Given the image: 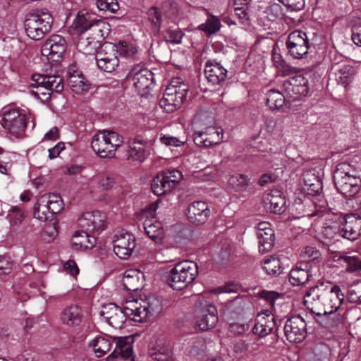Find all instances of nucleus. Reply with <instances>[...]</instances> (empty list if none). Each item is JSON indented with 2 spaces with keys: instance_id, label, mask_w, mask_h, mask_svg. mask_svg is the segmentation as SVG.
<instances>
[{
  "instance_id": "24",
  "label": "nucleus",
  "mask_w": 361,
  "mask_h": 361,
  "mask_svg": "<svg viewBox=\"0 0 361 361\" xmlns=\"http://www.w3.org/2000/svg\"><path fill=\"white\" fill-rule=\"evenodd\" d=\"M143 274L137 269L126 270L123 276V288L129 291H136L142 286Z\"/></svg>"
},
{
  "instance_id": "13",
  "label": "nucleus",
  "mask_w": 361,
  "mask_h": 361,
  "mask_svg": "<svg viewBox=\"0 0 361 361\" xmlns=\"http://www.w3.org/2000/svg\"><path fill=\"white\" fill-rule=\"evenodd\" d=\"M284 332L290 342L300 343L306 336V323L300 315L292 317L286 322Z\"/></svg>"
},
{
  "instance_id": "54",
  "label": "nucleus",
  "mask_w": 361,
  "mask_h": 361,
  "mask_svg": "<svg viewBox=\"0 0 361 361\" xmlns=\"http://www.w3.org/2000/svg\"><path fill=\"white\" fill-rule=\"evenodd\" d=\"M47 204V202H44L41 196L34 207L33 215L35 218L40 221H45L47 219L49 211Z\"/></svg>"
},
{
  "instance_id": "36",
  "label": "nucleus",
  "mask_w": 361,
  "mask_h": 361,
  "mask_svg": "<svg viewBox=\"0 0 361 361\" xmlns=\"http://www.w3.org/2000/svg\"><path fill=\"white\" fill-rule=\"evenodd\" d=\"M150 355L155 361H170L172 358L171 347L166 343L159 344Z\"/></svg>"
},
{
  "instance_id": "44",
  "label": "nucleus",
  "mask_w": 361,
  "mask_h": 361,
  "mask_svg": "<svg viewBox=\"0 0 361 361\" xmlns=\"http://www.w3.org/2000/svg\"><path fill=\"white\" fill-rule=\"evenodd\" d=\"M44 202H47V207L51 214H57L63 209L62 200L55 194H47L42 196Z\"/></svg>"
},
{
  "instance_id": "12",
  "label": "nucleus",
  "mask_w": 361,
  "mask_h": 361,
  "mask_svg": "<svg viewBox=\"0 0 361 361\" xmlns=\"http://www.w3.org/2000/svg\"><path fill=\"white\" fill-rule=\"evenodd\" d=\"M106 214L99 211L85 212L78 219V225L86 231L100 233L106 227Z\"/></svg>"
},
{
  "instance_id": "52",
  "label": "nucleus",
  "mask_w": 361,
  "mask_h": 361,
  "mask_svg": "<svg viewBox=\"0 0 361 361\" xmlns=\"http://www.w3.org/2000/svg\"><path fill=\"white\" fill-rule=\"evenodd\" d=\"M195 142L196 145L202 147H209L213 145H216L221 142V137H219L218 140H211V137L209 135L207 132L203 131H196L195 133Z\"/></svg>"
},
{
  "instance_id": "8",
  "label": "nucleus",
  "mask_w": 361,
  "mask_h": 361,
  "mask_svg": "<svg viewBox=\"0 0 361 361\" xmlns=\"http://www.w3.org/2000/svg\"><path fill=\"white\" fill-rule=\"evenodd\" d=\"M127 79L142 96L147 93V90L153 85L154 75L147 68L137 65L132 68L127 75Z\"/></svg>"
},
{
  "instance_id": "10",
  "label": "nucleus",
  "mask_w": 361,
  "mask_h": 361,
  "mask_svg": "<svg viewBox=\"0 0 361 361\" xmlns=\"http://www.w3.org/2000/svg\"><path fill=\"white\" fill-rule=\"evenodd\" d=\"M113 250L121 259H128L136 247L135 237L128 232H118L114 235Z\"/></svg>"
},
{
  "instance_id": "50",
  "label": "nucleus",
  "mask_w": 361,
  "mask_h": 361,
  "mask_svg": "<svg viewBox=\"0 0 361 361\" xmlns=\"http://www.w3.org/2000/svg\"><path fill=\"white\" fill-rule=\"evenodd\" d=\"M68 83L76 92L85 91L88 88V85L84 82L82 76L78 71H75L70 75Z\"/></svg>"
},
{
  "instance_id": "62",
  "label": "nucleus",
  "mask_w": 361,
  "mask_h": 361,
  "mask_svg": "<svg viewBox=\"0 0 361 361\" xmlns=\"http://www.w3.org/2000/svg\"><path fill=\"white\" fill-rule=\"evenodd\" d=\"M171 183H173V188L182 180V173L177 169L167 170L161 172Z\"/></svg>"
},
{
  "instance_id": "23",
  "label": "nucleus",
  "mask_w": 361,
  "mask_h": 361,
  "mask_svg": "<svg viewBox=\"0 0 361 361\" xmlns=\"http://www.w3.org/2000/svg\"><path fill=\"white\" fill-rule=\"evenodd\" d=\"M82 318V310L77 305H71L66 307L60 314L61 323L69 327L78 326Z\"/></svg>"
},
{
  "instance_id": "27",
  "label": "nucleus",
  "mask_w": 361,
  "mask_h": 361,
  "mask_svg": "<svg viewBox=\"0 0 361 361\" xmlns=\"http://www.w3.org/2000/svg\"><path fill=\"white\" fill-rule=\"evenodd\" d=\"M109 30L110 25L104 20H93L88 28L90 37L99 43L109 35Z\"/></svg>"
},
{
  "instance_id": "20",
  "label": "nucleus",
  "mask_w": 361,
  "mask_h": 361,
  "mask_svg": "<svg viewBox=\"0 0 361 361\" xmlns=\"http://www.w3.org/2000/svg\"><path fill=\"white\" fill-rule=\"evenodd\" d=\"M256 228L259 250L262 252L270 250L274 243V232L271 228L270 224L267 221L260 222Z\"/></svg>"
},
{
  "instance_id": "9",
  "label": "nucleus",
  "mask_w": 361,
  "mask_h": 361,
  "mask_svg": "<svg viewBox=\"0 0 361 361\" xmlns=\"http://www.w3.org/2000/svg\"><path fill=\"white\" fill-rule=\"evenodd\" d=\"M289 54L294 59H302L308 53L310 42L307 34L301 30L290 32L286 41Z\"/></svg>"
},
{
  "instance_id": "56",
  "label": "nucleus",
  "mask_w": 361,
  "mask_h": 361,
  "mask_svg": "<svg viewBox=\"0 0 361 361\" xmlns=\"http://www.w3.org/2000/svg\"><path fill=\"white\" fill-rule=\"evenodd\" d=\"M163 36L167 42L178 44L181 42V39L183 37V33L178 28L173 29L170 27L166 29L164 32Z\"/></svg>"
},
{
  "instance_id": "16",
  "label": "nucleus",
  "mask_w": 361,
  "mask_h": 361,
  "mask_svg": "<svg viewBox=\"0 0 361 361\" xmlns=\"http://www.w3.org/2000/svg\"><path fill=\"white\" fill-rule=\"evenodd\" d=\"M100 315L106 322L116 329H122L128 319L123 309L114 303L104 305Z\"/></svg>"
},
{
  "instance_id": "37",
  "label": "nucleus",
  "mask_w": 361,
  "mask_h": 361,
  "mask_svg": "<svg viewBox=\"0 0 361 361\" xmlns=\"http://www.w3.org/2000/svg\"><path fill=\"white\" fill-rule=\"evenodd\" d=\"M102 132L104 135V138L106 140V145L109 147L110 151L114 156L117 149L123 142V137L114 131L103 130Z\"/></svg>"
},
{
  "instance_id": "26",
  "label": "nucleus",
  "mask_w": 361,
  "mask_h": 361,
  "mask_svg": "<svg viewBox=\"0 0 361 361\" xmlns=\"http://www.w3.org/2000/svg\"><path fill=\"white\" fill-rule=\"evenodd\" d=\"M341 238H343L341 227L336 224L324 226L320 234V241L326 245H331L339 241Z\"/></svg>"
},
{
  "instance_id": "7",
  "label": "nucleus",
  "mask_w": 361,
  "mask_h": 361,
  "mask_svg": "<svg viewBox=\"0 0 361 361\" xmlns=\"http://www.w3.org/2000/svg\"><path fill=\"white\" fill-rule=\"evenodd\" d=\"M178 81L173 80L166 89L160 106L167 112H172L179 107L187 96V87L185 85L178 86Z\"/></svg>"
},
{
  "instance_id": "2",
  "label": "nucleus",
  "mask_w": 361,
  "mask_h": 361,
  "mask_svg": "<svg viewBox=\"0 0 361 361\" xmlns=\"http://www.w3.org/2000/svg\"><path fill=\"white\" fill-rule=\"evenodd\" d=\"M334 177L338 191L345 197H353L360 192L361 178L358 171L350 164H338Z\"/></svg>"
},
{
  "instance_id": "58",
  "label": "nucleus",
  "mask_w": 361,
  "mask_h": 361,
  "mask_svg": "<svg viewBox=\"0 0 361 361\" xmlns=\"http://www.w3.org/2000/svg\"><path fill=\"white\" fill-rule=\"evenodd\" d=\"M148 18L153 25V29L159 32L161 25V14L159 8L152 7L148 11Z\"/></svg>"
},
{
  "instance_id": "18",
  "label": "nucleus",
  "mask_w": 361,
  "mask_h": 361,
  "mask_svg": "<svg viewBox=\"0 0 361 361\" xmlns=\"http://www.w3.org/2000/svg\"><path fill=\"white\" fill-rule=\"evenodd\" d=\"M343 238L353 241L361 235V216L350 214L345 217V224L341 227Z\"/></svg>"
},
{
  "instance_id": "57",
  "label": "nucleus",
  "mask_w": 361,
  "mask_h": 361,
  "mask_svg": "<svg viewBox=\"0 0 361 361\" xmlns=\"http://www.w3.org/2000/svg\"><path fill=\"white\" fill-rule=\"evenodd\" d=\"M263 269L268 274H277L280 273L281 262L278 258L269 257L264 259Z\"/></svg>"
},
{
  "instance_id": "40",
  "label": "nucleus",
  "mask_w": 361,
  "mask_h": 361,
  "mask_svg": "<svg viewBox=\"0 0 361 361\" xmlns=\"http://www.w3.org/2000/svg\"><path fill=\"white\" fill-rule=\"evenodd\" d=\"M25 219L24 211L18 206L12 207L8 212L7 219L11 227L18 228Z\"/></svg>"
},
{
  "instance_id": "34",
  "label": "nucleus",
  "mask_w": 361,
  "mask_h": 361,
  "mask_svg": "<svg viewBox=\"0 0 361 361\" xmlns=\"http://www.w3.org/2000/svg\"><path fill=\"white\" fill-rule=\"evenodd\" d=\"M267 104L271 110L284 111L286 109L285 97L279 91L270 90L267 94Z\"/></svg>"
},
{
  "instance_id": "33",
  "label": "nucleus",
  "mask_w": 361,
  "mask_h": 361,
  "mask_svg": "<svg viewBox=\"0 0 361 361\" xmlns=\"http://www.w3.org/2000/svg\"><path fill=\"white\" fill-rule=\"evenodd\" d=\"M173 188V183H171L162 173H158L152 183V190L157 195H164Z\"/></svg>"
},
{
  "instance_id": "31",
  "label": "nucleus",
  "mask_w": 361,
  "mask_h": 361,
  "mask_svg": "<svg viewBox=\"0 0 361 361\" xmlns=\"http://www.w3.org/2000/svg\"><path fill=\"white\" fill-rule=\"evenodd\" d=\"M87 232L86 231H76L73 236V245L84 250L93 247L96 243V238L94 236L88 234Z\"/></svg>"
},
{
  "instance_id": "35",
  "label": "nucleus",
  "mask_w": 361,
  "mask_h": 361,
  "mask_svg": "<svg viewBox=\"0 0 361 361\" xmlns=\"http://www.w3.org/2000/svg\"><path fill=\"white\" fill-rule=\"evenodd\" d=\"M334 68L338 82L344 86L348 85L355 73L353 67L349 64L342 63L335 66Z\"/></svg>"
},
{
  "instance_id": "41",
  "label": "nucleus",
  "mask_w": 361,
  "mask_h": 361,
  "mask_svg": "<svg viewBox=\"0 0 361 361\" xmlns=\"http://www.w3.org/2000/svg\"><path fill=\"white\" fill-rule=\"evenodd\" d=\"M78 49L86 55H93L96 54L99 43L91 37L80 38L78 43Z\"/></svg>"
},
{
  "instance_id": "43",
  "label": "nucleus",
  "mask_w": 361,
  "mask_h": 361,
  "mask_svg": "<svg viewBox=\"0 0 361 361\" xmlns=\"http://www.w3.org/2000/svg\"><path fill=\"white\" fill-rule=\"evenodd\" d=\"M272 61L283 75H288L292 73L293 68L288 66L283 59L281 54L279 52V49L274 47L272 50Z\"/></svg>"
},
{
  "instance_id": "15",
  "label": "nucleus",
  "mask_w": 361,
  "mask_h": 361,
  "mask_svg": "<svg viewBox=\"0 0 361 361\" xmlns=\"http://www.w3.org/2000/svg\"><path fill=\"white\" fill-rule=\"evenodd\" d=\"M283 90L287 97L296 99L307 94L308 80L301 75L291 77L283 82Z\"/></svg>"
},
{
  "instance_id": "14",
  "label": "nucleus",
  "mask_w": 361,
  "mask_h": 361,
  "mask_svg": "<svg viewBox=\"0 0 361 361\" xmlns=\"http://www.w3.org/2000/svg\"><path fill=\"white\" fill-rule=\"evenodd\" d=\"M66 41L58 35H51L42 47L41 52L44 56L54 61H59L66 51Z\"/></svg>"
},
{
  "instance_id": "39",
  "label": "nucleus",
  "mask_w": 361,
  "mask_h": 361,
  "mask_svg": "<svg viewBox=\"0 0 361 361\" xmlns=\"http://www.w3.org/2000/svg\"><path fill=\"white\" fill-rule=\"evenodd\" d=\"M221 27L220 19L214 15H209L207 20L198 26V29L208 35L217 32Z\"/></svg>"
},
{
  "instance_id": "38",
  "label": "nucleus",
  "mask_w": 361,
  "mask_h": 361,
  "mask_svg": "<svg viewBox=\"0 0 361 361\" xmlns=\"http://www.w3.org/2000/svg\"><path fill=\"white\" fill-rule=\"evenodd\" d=\"M229 186L236 192H244L249 185L250 180L244 174L235 173L228 179Z\"/></svg>"
},
{
  "instance_id": "1",
  "label": "nucleus",
  "mask_w": 361,
  "mask_h": 361,
  "mask_svg": "<svg viewBox=\"0 0 361 361\" xmlns=\"http://www.w3.org/2000/svg\"><path fill=\"white\" fill-rule=\"evenodd\" d=\"M344 298L339 286L322 281L307 291L304 302L312 313L326 317L325 326L334 327L343 320L346 310L343 306Z\"/></svg>"
},
{
  "instance_id": "63",
  "label": "nucleus",
  "mask_w": 361,
  "mask_h": 361,
  "mask_svg": "<svg viewBox=\"0 0 361 361\" xmlns=\"http://www.w3.org/2000/svg\"><path fill=\"white\" fill-rule=\"evenodd\" d=\"M328 352L326 346L322 345L317 346L314 350V355L312 358V361H327Z\"/></svg>"
},
{
  "instance_id": "53",
  "label": "nucleus",
  "mask_w": 361,
  "mask_h": 361,
  "mask_svg": "<svg viewBox=\"0 0 361 361\" xmlns=\"http://www.w3.org/2000/svg\"><path fill=\"white\" fill-rule=\"evenodd\" d=\"M117 45L106 42L100 46V49L95 54V58L99 57H117Z\"/></svg>"
},
{
  "instance_id": "60",
  "label": "nucleus",
  "mask_w": 361,
  "mask_h": 361,
  "mask_svg": "<svg viewBox=\"0 0 361 361\" xmlns=\"http://www.w3.org/2000/svg\"><path fill=\"white\" fill-rule=\"evenodd\" d=\"M31 86L35 88V90L32 91V94L37 99L42 101H47L50 98L51 93L44 85L37 84L36 81H32Z\"/></svg>"
},
{
  "instance_id": "28",
  "label": "nucleus",
  "mask_w": 361,
  "mask_h": 361,
  "mask_svg": "<svg viewBox=\"0 0 361 361\" xmlns=\"http://www.w3.org/2000/svg\"><path fill=\"white\" fill-rule=\"evenodd\" d=\"M265 201L270 204V211L274 214H281L285 211L286 200L282 196L281 191L277 190H271L267 194Z\"/></svg>"
},
{
  "instance_id": "55",
  "label": "nucleus",
  "mask_w": 361,
  "mask_h": 361,
  "mask_svg": "<svg viewBox=\"0 0 361 361\" xmlns=\"http://www.w3.org/2000/svg\"><path fill=\"white\" fill-rule=\"evenodd\" d=\"M92 181L102 191L109 190L115 184V178L113 176L106 175L98 176Z\"/></svg>"
},
{
  "instance_id": "47",
  "label": "nucleus",
  "mask_w": 361,
  "mask_h": 361,
  "mask_svg": "<svg viewBox=\"0 0 361 361\" xmlns=\"http://www.w3.org/2000/svg\"><path fill=\"white\" fill-rule=\"evenodd\" d=\"M95 60L98 68L107 73L113 72L118 66V57H99Z\"/></svg>"
},
{
  "instance_id": "4",
  "label": "nucleus",
  "mask_w": 361,
  "mask_h": 361,
  "mask_svg": "<svg viewBox=\"0 0 361 361\" xmlns=\"http://www.w3.org/2000/svg\"><path fill=\"white\" fill-rule=\"evenodd\" d=\"M53 24V17L47 10L37 11L29 13L24 27L27 35L33 40H39L50 32Z\"/></svg>"
},
{
  "instance_id": "5",
  "label": "nucleus",
  "mask_w": 361,
  "mask_h": 361,
  "mask_svg": "<svg viewBox=\"0 0 361 361\" xmlns=\"http://www.w3.org/2000/svg\"><path fill=\"white\" fill-rule=\"evenodd\" d=\"M198 274L197 265L190 261H183L175 265L169 272L167 283L175 290H181L194 281Z\"/></svg>"
},
{
  "instance_id": "29",
  "label": "nucleus",
  "mask_w": 361,
  "mask_h": 361,
  "mask_svg": "<svg viewBox=\"0 0 361 361\" xmlns=\"http://www.w3.org/2000/svg\"><path fill=\"white\" fill-rule=\"evenodd\" d=\"M106 140L104 138L102 132L100 131L95 134L92 137L91 147L93 151L102 158H112L114 155L107 147Z\"/></svg>"
},
{
  "instance_id": "6",
  "label": "nucleus",
  "mask_w": 361,
  "mask_h": 361,
  "mask_svg": "<svg viewBox=\"0 0 361 361\" xmlns=\"http://www.w3.org/2000/svg\"><path fill=\"white\" fill-rule=\"evenodd\" d=\"M0 125L10 138L23 137L25 128V116L16 109H5L2 113Z\"/></svg>"
},
{
  "instance_id": "42",
  "label": "nucleus",
  "mask_w": 361,
  "mask_h": 361,
  "mask_svg": "<svg viewBox=\"0 0 361 361\" xmlns=\"http://www.w3.org/2000/svg\"><path fill=\"white\" fill-rule=\"evenodd\" d=\"M133 349L129 345H120L106 357L107 361H118L127 360L132 357Z\"/></svg>"
},
{
  "instance_id": "32",
  "label": "nucleus",
  "mask_w": 361,
  "mask_h": 361,
  "mask_svg": "<svg viewBox=\"0 0 361 361\" xmlns=\"http://www.w3.org/2000/svg\"><path fill=\"white\" fill-rule=\"evenodd\" d=\"M114 341L106 336H97L91 342V346L97 357H102L110 351Z\"/></svg>"
},
{
  "instance_id": "19",
  "label": "nucleus",
  "mask_w": 361,
  "mask_h": 361,
  "mask_svg": "<svg viewBox=\"0 0 361 361\" xmlns=\"http://www.w3.org/2000/svg\"><path fill=\"white\" fill-rule=\"evenodd\" d=\"M211 214L210 209L206 202L196 201L191 203L188 209L189 221L195 224H204Z\"/></svg>"
},
{
  "instance_id": "22",
  "label": "nucleus",
  "mask_w": 361,
  "mask_h": 361,
  "mask_svg": "<svg viewBox=\"0 0 361 361\" xmlns=\"http://www.w3.org/2000/svg\"><path fill=\"white\" fill-rule=\"evenodd\" d=\"M312 276L311 265L307 262L297 264L289 274V281L293 286L305 284Z\"/></svg>"
},
{
  "instance_id": "61",
  "label": "nucleus",
  "mask_w": 361,
  "mask_h": 361,
  "mask_svg": "<svg viewBox=\"0 0 361 361\" xmlns=\"http://www.w3.org/2000/svg\"><path fill=\"white\" fill-rule=\"evenodd\" d=\"M347 264L346 270L354 272L361 270V261L355 257L343 256L340 257Z\"/></svg>"
},
{
  "instance_id": "49",
  "label": "nucleus",
  "mask_w": 361,
  "mask_h": 361,
  "mask_svg": "<svg viewBox=\"0 0 361 361\" xmlns=\"http://www.w3.org/2000/svg\"><path fill=\"white\" fill-rule=\"evenodd\" d=\"M118 53L123 57L133 59L138 52L137 47L133 43L121 42L117 45Z\"/></svg>"
},
{
  "instance_id": "64",
  "label": "nucleus",
  "mask_w": 361,
  "mask_h": 361,
  "mask_svg": "<svg viewBox=\"0 0 361 361\" xmlns=\"http://www.w3.org/2000/svg\"><path fill=\"white\" fill-rule=\"evenodd\" d=\"M352 40L355 44L361 47V19H358L352 27Z\"/></svg>"
},
{
  "instance_id": "17",
  "label": "nucleus",
  "mask_w": 361,
  "mask_h": 361,
  "mask_svg": "<svg viewBox=\"0 0 361 361\" xmlns=\"http://www.w3.org/2000/svg\"><path fill=\"white\" fill-rule=\"evenodd\" d=\"M276 326L274 317L270 314L269 310H263L258 313L256 322L252 331L259 338H264L270 334Z\"/></svg>"
},
{
  "instance_id": "46",
  "label": "nucleus",
  "mask_w": 361,
  "mask_h": 361,
  "mask_svg": "<svg viewBox=\"0 0 361 361\" xmlns=\"http://www.w3.org/2000/svg\"><path fill=\"white\" fill-rule=\"evenodd\" d=\"M93 19L91 16L86 12H80L75 18L73 25L75 28L78 29L80 32L88 31V28L92 23Z\"/></svg>"
},
{
  "instance_id": "11",
  "label": "nucleus",
  "mask_w": 361,
  "mask_h": 361,
  "mask_svg": "<svg viewBox=\"0 0 361 361\" xmlns=\"http://www.w3.org/2000/svg\"><path fill=\"white\" fill-rule=\"evenodd\" d=\"M219 321L216 307L209 303H202L196 310V323L202 331L209 330Z\"/></svg>"
},
{
  "instance_id": "59",
  "label": "nucleus",
  "mask_w": 361,
  "mask_h": 361,
  "mask_svg": "<svg viewBox=\"0 0 361 361\" xmlns=\"http://www.w3.org/2000/svg\"><path fill=\"white\" fill-rule=\"evenodd\" d=\"M96 4L99 10L111 13L119 9L118 4L115 0H97Z\"/></svg>"
},
{
  "instance_id": "3",
  "label": "nucleus",
  "mask_w": 361,
  "mask_h": 361,
  "mask_svg": "<svg viewBox=\"0 0 361 361\" xmlns=\"http://www.w3.org/2000/svg\"><path fill=\"white\" fill-rule=\"evenodd\" d=\"M161 306V301L158 298L149 297L145 300H128L122 309L129 320L143 322L160 312Z\"/></svg>"
},
{
  "instance_id": "45",
  "label": "nucleus",
  "mask_w": 361,
  "mask_h": 361,
  "mask_svg": "<svg viewBox=\"0 0 361 361\" xmlns=\"http://www.w3.org/2000/svg\"><path fill=\"white\" fill-rule=\"evenodd\" d=\"M126 152L128 159L132 161H143L148 155L147 151L140 145L129 146Z\"/></svg>"
},
{
  "instance_id": "51",
  "label": "nucleus",
  "mask_w": 361,
  "mask_h": 361,
  "mask_svg": "<svg viewBox=\"0 0 361 361\" xmlns=\"http://www.w3.org/2000/svg\"><path fill=\"white\" fill-rule=\"evenodd\" d=\"M58 235L57 224L56 222H49L44 226L41 233V239L44 243L52 242Z\"/></svg>"
},
{
  "instance_id": "25",
  "label": "nucleus",
  "mask_w": 361,
  "mask_h": 361,
  "mask_svg": "<svg viewBox=\"0 0 361 361\" xmlns=\"http://www.w3.org/2000/svg\"><path fill=\"white\" fill-rule=\"evenodd\" d=\"M32 80L36 81L37 84L44 85L49 90L51 94L53 91L60 92L63 90V81L59 76L34 75H32Z\"/></svg>"
},
{
  "instance_id": "21",
  "label": "nucleus",
  "mask_w": 361,
  "mask_h": 361,
  "mask_svg": "<svg viewBox=\"0 0 361 361\" xmlns=\"http://www.w3.org/2000/svg\"><path fill=\"white\" fill-rule=\"evenodd\" d=\"M227 70L216 61H208L204 68L205 77L212 85H219L224 82L227 76Z\"/></svg>"
},
{
  "instance_id": "48",
  "label": "nucleus",
  "mask_w": 361,
  "mask_h": 361,
  "mask_svg": "<svg viewBox=\"0 0 361 361\" xmlns=\"http://www.w3.org/2000/svg\"><path fill=\"white\" fill-rule=\"evenodd\" d=\"M187 348L188 353L192 356H199L204 354L206 350L205 342L202 338H192L188 341Z\"/></svg>"
},
{
  "instance_id": "30",
  "label": "nucleus",
  "mask_w": 361,
  "mask_h": 361,
  "mask_svg": "<svg viewBox=\"0 0 361 361\" xmlns=\"http://www.w3.org/2000/svg\"><path fill=\"white\" fill-rule=\"evenodd\" d=\"M144 228L147 236L159 243L164 236V231L161 222L153 219H146L144 223Z\"/></svg>"
}]
</instances>
